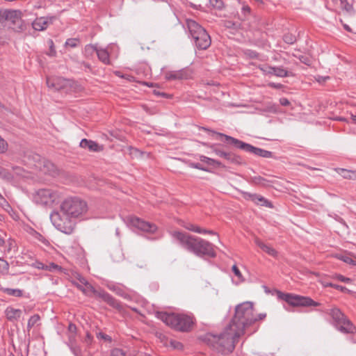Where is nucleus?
Segmentation results:
<instances>
[{
	"label": "nucleus",
	"mask_w": 356,
	"mask_h": 356,
	"mask_svg": "<svg viewBox=\"0 0 356 356\" xmlns=\"http://www.w3.org/2000/svg\"><path fill=\"white\" fill-rule=\"evenodd\" d=\"M87 211L88 206L84 200L79 197H68L62 202L59 211L51 213L50 219L58 230L70 234L74 229L73 219L83 216Z\"/></svg>",
	"instance_id": "f257e3e1"
},
{
	"label": "nucleus",
	"mask_w": 356,
	"mask_h": 356,
	"mask_svg": "<svg viewBox=\"0 0 356 356\" xmlns=\"http://www.w3.org/2000/svg\"><path fill=\"white\" fill-rule=\"evenodd\" d=\"M170 234L174 239L179 243L182 248L197 257H216L213 245L202 238L178 231L172 232Z\"/></svg>",
	"instance_id": "f03ea898"
},
{
	"label": "nucleus",
	"mask_w": 356,
	"mask_h": 356,
	"mask_svg": "<svg viewBox=\"0 0 356 356\" xmlns=\"http://www.w3.org/2000/svg\"><path fill=\"white\" fill-rule=\"evenodd\" d=\"M236 334V330L228 325L219 334H207L206 339L209 345L217 352L227 354L234 350L235 343L241 336Z\"/></svg>",
	"instance_id": "7ed1b4c3"
},
{
	"label": "nucleus",
	"mask_w": 356,
	"mask_h": 356,
	"mask_svg": "<svg viewBox=\"0 0 356 356\" xmlns=\"http://www.w3.org/2000/svg\"><path fill=\"white\" fill-rule=\"evenodd\" d=\"M257 321L254 314V305L252 302H244L235 308V314L229 324L236 330L237 335H243L246 327Z\"/></svg>",
	"instance_id": "20e7f679"
},
{
	"label": "nucleus",
	"mask_w": 356,
	"mask_h": 356,
	"mask_svg": "<svg viewBox=\"0 0 356 356\" xmlns=\"http://www.w3.org/2000/svg\"><path fill=\"white\" fill-rule=\"evenodd\" d=\"M156 316L167 325L177 331L188 332L193 324V318L185 314L157 312Z\"/></svg>",
	"instance_id": "39448f33"
},
{
	"label": "nucleus",
	"mask_w": 356,
	"mask_h": 356,
	"mask_svg": "<svg viewBox=\"0 0 356 356\" xmlns=\"http://www.w3.org/2000/svg\"><path fill=\"white\" fill-rule=\"evenodd\" d=\"M186 25L189 33L199 49H207L211 45V38L207 31L195 21L187 19Z\"/></svg>",
	"instance_id": "423d86ee"
},
{
	"label": "nucleus",
	"mask_w": 356,
	"mask_h": 356,
	"mask_svg": "<svg viewBox=\"0 0 356 356\" xmlns=\"http://www.w3.org/2000/svg\"><path fill=\"white\" fill-rule=\"evenodd\" d=\"M213 134H217L220 137L225 138V141L229 144L233 145L234 147L243 149L247 152L252 153L254 155L263 157V158H275L274 154L272 152L268 151L261 148L256 147L250 144L244 143L237 138L227 136L222 133H218L212 131Z\"/></svg>",
	"instance_id": "0eeeda50"
},
{
	"label": "nucleus",
	"mask_w": 356,
	"mask_h": 356,
	"mask_svg": "<svg viewBox=\"0 0 356 356\" xmlns=\"http://www.w3.org/2000/svg\"><path fill=\"white\" fill-rule=\"evenodd\" d=\"M328 314L332 318L333 325L339 332L352 334L356 331L355 326L339 308H332Z\"/></svg>",
	"instance_id": "6e6552de"
},
{
	"label": "nucleus",
	"mask_w": 356,
	"mask_h": 356,
	"mask_svg": "<svg viewBox=\"0 0 356 356\" xmlns=\"http://www.w3.org/2000/svg\"><path fill=\"white\" fill-rule=\"evenodd\" d=\"M62 196V193L60 191L52 188H40L35 192L33 199L38 204L51 207L58 202Z\"/></svg>",
	"instance_id": "1a4fd4ad"
},
{
	"label": "nucleus",
	"mask_w": 356,
	"mask_h": 356,
	"mask_svg": "<svg viewBox=\"0 0 356 356\" xmlns=\"http://www.w3.org/2000/svg\"><path fill=\"white\" fill-rule=\"evenodd\" d=\"M282 300L293 307H317L320 303L313 300L307 296L295 295L292 293H282L281 295Z\"/></svg>",
	"instance_id": "9d476101"
},
{
	"label": "nucleus",
	"mask_w": 356,
	"mask_h": 356,
	"mask_svg": "<svg viewBox=\"0 0 356 356\" xmlns=\"http://www.w3.org/2000/svg\"><path fill=\"white\" fill-rule=\"evenodd\" d=\"M33 159L35 161L33 165L42 173L49 175L53 177L58 174L57 168L51 161L45 159L44 158H41L38 154L33 155Z\"/></svg>",
	"instance_id": "9b49d317"
},
{
	"label": "nucleus",
	"mask_w": 356,
	"mask_h": 356,
	"mask_svg": "<svg viewBox=\"0 0 356 356\" xmlns=\"http://www.w3.org/2000/svg\"><path fill=\"white\" fill-rule=\"evenodd\" d=\"M127 221L131 226L146 233L154 234L157 230V227L155 224L145 221L136 216H128Z\"/></svg>",
	"instance_id": "f8f14e48"
},
{
	"label": "nucleus",
	"mask_w": 356,
	"mask_h": 356,
	"mask_svg": "<svg viewBox=\"0 0 356 356\" xmlns=\"http://www.w3.org/2000/svg\"><path fill=\"white\" fill-rule=\"evenodd\" d=\"M207 146L216 156L224 159L229 163L240 165L243 163V159L241 156L236 155L234 152L222 150L217 144L208 145Z\"/></svg>",
	"instance_id": "ddd939ff"
},
{
	"label": "nucleus",
	"mask_w": 356,
	"mask_h": 356,
	"mask_svg": "<svg viewBox=\"0 0 356 356\" xmlns=\"http://www.w3.org/2000/svg\"><path fill=\"white\" fill-rule=\"evenodd\" d=\"M243 197L245 200H251L257 205L264 206L268 208H273V204L263 196L257 193H244Z\"/></svg>",
	"instance_id": "4468645a"
},
{
	"label": "nucleus",
	"mask_w": 356,
	"mask_h": 356,
	"mask_svg": "<svg viewBox=\"0 0 356 356\" xmlns=\"http://www.w3.org/2000/svg\"><path fill=\"white\" fill-rule=\"evenodd\" d=\"M70 83V81L62 77H51L47 79V84L49 88L55 90H59Z\"/></svg>",
	"instance_id": "2eb2a0df"
},
{
	"label": "nucleus",
	"mask_w": 356,
	"mask_h": 356,
	"mask_svg": "<svg viewBox=\"0 0 356 356\" xmlns=\"http://www.w3.org/2000/svg\"><path fill=\"white\" fill-rule=\"evenodd\" d=\"M95 296L101 298L104 302H107L109 305L111 307L120 309V302L115 299L113 296H111L109 293L106 292L104 290H96L95 292L93 293Z\"/></svg>",
	"instance_id": "dca6fc26"
},
{
	"label": "nucleus",
	"mask_w": 356,
	"mask_h": 356,
	"mask_svg": "<svg viewBox=\"0 0 356 356\" xmlns=\"http://www.w3.org/2000/svg\"><path fill=\"white\" fill-rule=\"evenodd\" d=\"M165 77L169 81L186 79L189 77V73L185 69L178 71H170L165 73Z\"/></svg>",
	"instance_id": "f3484780"
},
{
	"label": "nucleus",
	"mask_w": 356,
	"mask_h": 356,
	"mask_svg": "<svg viewBox=\"0 0 356 356\" xmlns=\"http://www.w3.org/2000/svg\"><path fill=\"white\" fill-rule=\"evenodd\" d=\"M80 147L84 149H88L91 152H98L103 150V145H99L97 143L83 138L80 142Z\"/></svg>",
	"instance_id": "a211bd4d"
},
{
	"label": "nucleus",
	"mask_w": 356,
	"mask_h": 356,
	"mask_svg": "<svg viewBox=\"0 0 356 356\" xmlns=\"http://www.w3.org/2000/svg\"><path fill=\"white\" fill-rule=\"evenodd\" d=\"M255 243L257 245H258L263 251H264L268 254L273 257H277V252L275 249H274L273 247L263 243L261 241H260L258 238L255 239Z\"/></svg>",
	"instance_id": "6ab92c4d"
},
{
	"label": "nucleus",
	"mask_w": 356,
	"mask_h": 356,
	"mask_svg": "<svg viewBox=\"0 0 356 356\" xmlns=\"http://www.w3.org/2000/svg\"><path fill=\"white\" fill-rule=\"evenodd\" d=\"M49 23L48 19L45 17L36 18L32 23L33 28L36 31H43L47 29Z\"/></svg>",
	"instance_id": "aec40b11"
},
{
	"label": "nucleus",
	"mask_w": 356,
	"mask_h": 356,
	"mask_svg": "<svg viewBox=\"0 0 356 356\" xmlns=\"http://www.w3.org/2000/svg\"><path fill=\"white\" fill-rule=\"evenodd\" d=\"M19 16V12L17 10H4L0 12V20L4 19L6 20H12L15 22V19H18Z\"/></svg>",
	"instance_id": "412c9836"
},
{
	"label": "nucleus",
	"mask_w": 356,
	"mask_h": 356,
	"mask_svg": "<svg viewBox=\"0 0 356 356\" xmlns=\"http://www.w3.org/2000/svg\"><path fill=\"white\" fill-rule=\"evenodd\" d=\"M22 312L19 309H14L13 307H8L6 309V315L9 321L17 320L20 318Z\"/></svg>",
	"instance_id": "4be33fe9"
},
{
	"label": "nucleus",
	"mask_w": 356,
	"mask_h": 356,
	"mask_svg": "<svg viewBox=\"0 0 356 356\" xmlns=\"http://www.w3.org/2000/svg\"><path fill=\"white\" fill-rule=\"evenodd\" d=\"M96 53L100 61L106 65L110 64L109 54L105 49L98 48Z\"/></svg>",
	"instance_id": "5701e85b"
},
{
	"label": "nucleus",
	"mask_w": 356,
	"mask_h": 356,
	"mask_svg": "<svg viewBox=\"0 0 356 356\" xmlns=\"http://www.w3.org/2000/svg\"><path fill=\"white\" fill-rule=\"evenodd\" d=\"M199 159L200 161L207 163L209 165H212L215 167H224L225 165L219 161L215 160L213 159L207 157L204 155H200L199 156Z\"/></svg>",
	"instance_id": "b1692460"
},
{
	"label": "nucleus",
	"mask_w": 356,
	"mask_h": 356,
	"mask_svg": "<svg viewBox=\"0 0 356 356\" xmlns=\"http://www.w3.org/2000/svg\"><path fill=\"white\" fill-rule=\"evenodd\" d=\"M40 316L38 314H33L31 316L27 323V330L29 332L31 328H33L35 326H39L40 325Z\"/></svg>",
	"instance_id": "393cba45"
},
{
	"label": "nucleus",
	"mask_w": 356,
	"mask_h": 356,
	"mask_svg": "<svg viewBox=\"0 0 356 356\" xmlns=\"http://www.w3.org/2000/svg\"><path fill=\"white\" fill-rule=\"evenodd\" d=\"M4 293L15 296V297H22L23 296V291L19 289H10V288H1L0 289Z\"/></svg>",
	"instance_id": "a878e982"
},
{
	"label": "nucleus",
	"mask_w": 356,
	"mask_h": 356,
	"mask_svg": "<svg viewBox=\"0 0 356 356\" xmlns=\"http://www.w3.org/2000/svg\"><path fill=\"white\" fill-rule=\"evenodd\" d=\"M183 227L184 228H186V229L193 232H195V233H198V234H205L206 233V229H202L200 227H198L195 225H193L192 223H190V222L185 223L184 225H183Z\"/></svg>",
	"instance_id": "bb28decb"
},
{
	"label": "nucleus",
	"mask_w": 356,
	"mask_h": 356,
	"mask_svg": "<svg viewBox=\"0 0 356 356\" xmlns=\"http://www.w3.org/2000/svg\"><path fill=\"white\" fill-rule=\"evenodd\" d=\"M272 75L279 77H286L289 72L282 67H273Z\"/></svg>",
	"instance_id": "cd10ccee"
},
{
	"label": "nucleus",
	"mask_w": 356,
	"mask_h": 356,
	"mask_svg": "<svg viewBox=\"0 0 356 356\" xmlns=\"http://www.w3.org/2000/svg\"><path fill=\"white\" fill-rule=\"evenodd\" d=\"M44 270L49 271V272H63L64 269L56 264L55 263L51 262L49 264H46V267L44 268Z\"/></svg>",
	"instance_id": "c85d7f7f"
},
{
	"label": "nucleus",
	"mask_w": 356,
	"mask_h": 356,
	"mask_svg": "<svg viewBox=\"0 0 356 356\" xmlns=\"http://www.w3.org/2000/svg\"><path fill=\"white\" fill-rule=\"evenodd\" d=\"M337 257L346 264H350L352 266H356V257L355 258H352L350 256L346 254L339 255Z\"/></svg>",
	"instance_id": "c756f323"
},
{
	"label": "nucleus",
	"mask_w": 356,
	"mask_h": 356,
	"mask_svg": "<svg viewBox=\"0 0 356 356\" xmlns=\"http://www.w3.org/2000/svg\"><path fill=\"white\" fill-rule=\"evenodd\" d=\"M83 285L82 292L86 296H90V293L93 294L95 292V289L88 281Z\"/></svg>",
	"instance_id": "7c9ffc66"
},
{
	"label": "nucleus",
	"mask_w": 356,
	"mask_h": 356,
	"mask_svg": "<svg viewBox=\"0 0 356 356\" xmlns=\"http://www.w3.org/2000/svg\"><path fill=\"white\" fill-rule=\"evenodd\" d=\"M98 49L97 47L93 44H87L86 45L84 48V52L85 55L86 56H90L92 55L94 52H97V50Z\"/></svg>",
	"instance_id": "2f4dec72"
},
{
	"label": "nucleus",
	"mask_w": 356,
	"mask_h": 356,
	"mask_svg": "<svg viewBox=\"0 0 356 356\" xmlns=\"http://www.w3.org/2000/svg\"><path fill=\"white\" fill-rule=\"evenodd\" d=\"M111 257L115 261H122L124 258L123 253L122 252V250L120 249H116L113 250L111 254Z\"/></svg>",
	"instance_id": "473e14b6"
},
{
	"label": "nucleus",
	"mask_w": 356,
	"mask_h": 356,
	"mask_svg": "<svg viewBox=\"0 0 356 356\" xmlns=\"http://www.w3.org/2000/svg\"><path fill=\"white\" fill-rule=\"evenodd\" d=\"M252 181L257 185L263 186H268V181L261 176H255L252 177Z\"/></svg>",
	"instance_id": "72a5a7b5"
},
{
	"label": "nucleus",
	"mask_w": 356,
	"mask_h": 356,
	"mask_svg": "<svg viewBox=\"0 0 356 356\" xmlns=\"http://www.w3.org/2000/svg\"><path fill=\"white\" fill-rule=\"evenodd\" d=\"M12 177V175L6 169L0 166V178L10 180Z\"/></svg>",
	"instance_id": "f704fd0d"
},
{
	"label": "nucleus",
	"mask_w": 356,
	"mask_h": 356,
	"mask_svg": "<svg viewBox=\"0 0 356 356\" xmlns=\"http://www.w3.org/2000/svg\"><path fill=\"white\" fill-rule=\"evenodd\" d=\"M283 40L286 43L292 44L296 41V38L291 33H286L284 35Z\"/></svg>",
	"instance_id": "c9c22d12"
},
{
	"label": "nucleus",
	"mask_w": 356,
	"mask_h": 356,
	"mask_svg": "<svg viewBox=\"0 0 356 356\" xmlns=\"http://www.w3.org/2000/svg\"><path fill=\"white\" fill-rule=\"evenodd\" d=\"M79 42V40L77 38H69L66 40V42L65 43V46L74 48V47H77Z\"/></svg>",
	"instance_id": "e433bc0d"
},
{
	"label": "nucleus",
	"mask_w": 356,
	"mask_h": 356,
	"mask_svg": "<svg viewBox=\"0 0 356 356\" xmlns=\"http://www.w3.org/2000/svg\"><path fill=\"white\" fill-rule=\"evenodd\" d=\"M232 272L234 273L235 276L238 278V280L239 282H242L244 281V278H243L241 271L239 270L238 268L236 265H234L232 266Z\"/></svg>",
	"instance_id": "4c0bfd02"
},
{
	"label": "nucleus",
	"mask_w": 356,
	"mask_h": 356,
	"mask_svg": "<svg viewBox=\"0 0 356 356\" xmlns=\"http://www.w3.org/2000/svg\"><path fill=\"white\" fill-rule=\"evenodd\" d=\"M29 233L35 238H36L37 240H38L39 241H42V242H44V237L42 236V235H41L40 233H38V232H36L35 230H34L32 228H30L29 231Z\"/></svg>",
	"instance_id": "58836bf2"
},
{
	"label": "nucleus",
	"mask_w": 356,
	"mask_h": 356,
	"mask_svg": "<svg viewBox=\"0 0 356 356\" xmlns=\"http://www.w3.org/2000/svg\"><path fill=\"white\" fill-rule=\"evenodd\" d=\"M332 278L337 280L340 282H345V283H349V282H351V281H352L351 279L344 277L343 275H340V274L334 275Z\"/></svg>",
	"instance_id": "ea45409f"
},
{
	"label": "nucleus",
	"mask_w": 356,
	"mask_h": 356,
	"mask_svg": "<svg viewBox=\"0 0 356 356\" xmlns=\"http://www.w3.org/2000/svg\"><path fill=\"white\" fill-rule=\"evenodd\" d=\"M188 165L192 168L198 169L205 172H209L207 168L204 167L202 164L199 163H189Z\"/></svg>",
	"instance_id": "a19ab883"
},
{
	"label": "nucleus",
	"mask_w": 356,
	"mask_h": 356,
	"mask_svg": "<svg viewBox=\"0 0 356 356\" xmlns=\"http://www.w3.org/2000/svg\"><path fill=\"white\" fill-rule=\"evenodd\" d=\"M8 149L7 142L0 136V154L4 153Z\"/></svg>",
	"instance_id": "79ce46f5"
},
{
	"label": "nucleus",
	"mask_w": 356,
	"mask_h": 356,
	"mask_svg": "<svg viewBox=\"0 0 356 356\" xmlns=\"http://www.w3.org/2000/svg\"><path fill=\"white\" fill-rule=\"evenodd\" d=\"M259 69L265 74H271L273 71V67L269 66L268 65H263L259 66Z\"/></svg>",
	"instance_id": "37998d69"
},
{
	"label": "nucleus",
	"mask_w": 356,
	"mask_h": 356,
	"mask_svg": "<svg viewBox=\"0 0 356 356\" xmlns=\"http://www.w3.org/2000/svg\"><path fill=\"white\" fill-rule=\"evenodd\" d=\"M8 270V262L0 258V271L1 273L6 272Z\"/></svg>",
	"instance_id": "c03bdc74"
},
{
	"label": "nucleus",
	"mask_w": 356,
	"mask_h": 356,
	"mask_svg": "<svg viewBox=\"0 0 356 356\" xmlns=\"http://www.w3.org/2000/svg\"><path fill=\"white\" fill-rule=\"evenodd\" d=\"M48 44L49 45V52L48 53V55L51 56H55L56 54V51L54 47V42L52 40H49Z\"/></svg>",
	"instance_id": "a18cd8bd"
},
{
	"label": "nucleus",
	"mask_w": 356,
	"mask_h": 356,
	"mask_svg": "<svg viewBox=\"0 0 356 356\" xmlns=\"http://www.w3.org/2000/svg\"><path fill=\"white\" fill-rule=\"evenodd\" d=\"M210 3L218 9H221L223 7V2L221 0H210Z\"/></svg>",
	"instance_id": "49530a36"
},
{
	"label": "nucleus",
	"mask_w": 356,
	"mask_h": 356,
	"mask_svg": "<svg viewBox=\"0 0 356 356\" xmlns=\"http://www.w3.org/2000/svg\"><path fill=\"white\" fill-rule=\"evenodd\" d=\"M111 356H125V353L120 348H114L111 350Z\"/></svg>",
	"instance_id": "de8ad7c7"
},
{
	"label": "nucleus",
	"mask_w": 356,
	"mask_h": 356,
	"mask_svg": "<svg viewBox=\"0 0 356 356\" xmlns=\"http://www.w3.org/2000/svg\"><path fill=\"white\" fill-rule=\"evenodd\" d=\"M170 345L175 349L181 350L183 348L181 343L172 339L170 341Z\"/></svg>",
	"instance_id": "09e8293b"
},
{
	"label": "nucleus",
	"mask_w": 356,
	"mask_h": 356,
	"mask_svg": "<svg viewBox=\"0 0 356 356\" xmlns=\"http://www.w3.org/2000/svg\"><path fill=\"white\" fill-rule=\"evenodd\" d=\"M341 170L345 172L343 177L346 179H351L353 177L356 176V172L355 171H350L344 169H342Z\"/></svg>",
	"instance_id": "8fccbe9b"
},
{
	"label": "nucleus",
	"mask_w": 356,
	"mask_h": 356,
	"mask_svg": "<svg viewBox=\"0 0 356 356\" xmlns=\"http://www.w3.org/2000/svg\"><path fill=\"white\" fill-rule=\"evenodd\" d=\"M74 277L82 284H86L87 282L86 279L79 273H75Z\"/></svg>",
	"instance_id": "3c124183"
},
{
	"label": "nucleus",
	"mask_w": 356,
	"mask_h": 356,
	"mask_svg": "<svg viewBox=\"0 0 356 356\" xmlns=\"http://www.w3.org/2000/svg\"><path fill=\"white\" fill-rule=\"evenodd\" d=\"M32 266L35 268H38V269H40V270H44V268L46 267V264L39 261H35L34 263L32 264Z\"/></svg>",
	"instance_id": "603ef678"
},
{
	"label": "nucleus",
	"mask_w": 356,
	"mask_h": 356,
	"mask_svg": "<svg viewBox=\"0 0 356 356\" xmlns=\"http://www.w3.org/2000/svg\"><path fill=\"white\" fill-rule=\"evenodd\" d=\"M333 288L335 289L339 290L341 292L348 293H350V290L348 289L346 287L341 286V285H338L336 284H335V286H333Z\"/></svg>",
	"instance_id": "864d4df0"
},
{
	"label": "nucleus",
	"mask_w": 356,
	"mask_h": 356,
	"mask_svg": "<svg viewBox=\"0 0 356 356\" xmlns=\"http://www.w3.org/2000/svg\"><path fill=\"white\" fill-rule=\"evenodd\" d=\"M225 26L229 29H231V28L237 29L238 26V24L232 22L231 21H227L225 22Z\"/></svg>",
	"instance_id": "5fc2aeb1"
},
{
	"label": "nucleus",
	"mask_w": 356,
	"mask_h": 356,
	"mask_svg": "<svg viewBox=\"0 0 356 356\" xmlns=\"http://www.w3.org/2000/svg\"><path fill=\"white\" fill-rule=\"evenodd\" d=\"M97 337L98 338H102V339H104L106 341H108L109 342H111V340H112L111 337L110 336H108V335H107V334H104L103 332L98 333Z\"/></svg>",
	"instance_id": "6e6d98bb"
},
{
	"label": "nucleus",
	"mask_w": 356,
	"mask_h": 356,
	"mask_svg": "<svg viewBox=\"0 0 356 356\" xmlns=\"http://www.w3.org/2000/svg\"><path fill=\"white\" fill-rule=\"evenodd\" d=\"M280 103L282 106H289L290 104V102L288 100V99L286 98H281L280 99Z\"/></svg>",
	"instance_id": "4d7b16f0"
},
{
	"label": "nucleus",
	"mask_w": 356,
	"mask_h": 356,
	"mask_svg": "<svg viewBox=\"0 0 356 356\" xmlns=\"http://www.w3.org/2000/svg\"><path fill=\"white\" fill-rule=\"evenodd\" d=\"M79 64L81 65V67H83L86 70L87 69L89 70H91V66L88 63L82 61V62H80Z\"/></svg>",
	"instance_id": "13d9d810"
},
{
	"label": "nucleus",
	"mask_w": 356,
	"mask_h": 356,
	"mask_svg": "<svg viewBox=\"0 0 356 356\" xmlns=\"http://www.w3.org/2000/svg\"><path fill=\"white\" fill-rule=\"evenodd\" d=\"M72 284L76 286L79 290H81V291H83V284H81L80 282L78 283L76 282V281H72Z\"/></svg>",
	"instance_id": "bf43d9fd"
},
{
	"label": "nucleus",
	"mask_w": 356,
	"mask_h": 356,
	"mask_svg": "<svg viewBox=\"0 0 356 356\" xmlns=\"http://www.w3.org/2000/svg\"><path fill=\"white\" fill-rule=\"evenodd\" d=\"M266 314H265V313H261V314H259L257 316H256L257 321L263 320L266 318Z\"/></svg>",
	"instance_id": "052dcab7"
},
{
	"label": "nucleus",
	"mask_w": 356,
	"mask_h": 356,
	"mask_svg": "<svg viewBox=\"0 0 356 356\" xmlns=\"http://www.w3.org/2000/svg\"><path fill=\"white\" fill-rule=\"evenodd\" d=\"M0 200H3L6 203V210L9 211V209H11V207L10 205L6 202L5 199L3 197V196L0 194Z\"/></svg>",
	"instance_id": "680f3d73"
},
{
	"label": "nucleus",
	"mask_w": 356,
	"mask_h": 356,
	"mask_svg": "<svg viewBox=\"0 0 356 356\" xmlns=\"http://www.w3.org/2000/svg\"><path fill=\"white\" fill-rule=\"evenodd\" d=\"M205 234H211V235H216V233L212 230H207L206 229V233Z\"/></svg>",
	"instance_id": "e2e57ef3"
},
{
	"label": "nucleus",
	"mask_w": 356,
	"mask_h": 356,
	"mask_svg": "<svg viewBox=\"0 0 356 356\" xmlns=\"http://www.w3.org/2000/svg\"><path fill=\"white\" fill-rule=\"evenodd\" d=\"M351 120L355 124H356V115H351Z\"/></svg>",
	"instance_id": "0e129e2a"
},
{
	"label": "nucleus",
	"mask_w": 356,
	"mask_h": 356,
	"mask_svg": "<svg viewBox=\"0 0 356 356\" xmlns=\"http://www.w3.org/2000/svg\"><path fill=\"white\" fill-rule=\"evenodd\" d=\"M4 244V240L1 237V235L0 234V246H2Z\"/></svg>",
	"instance_id": "69168bd1"
},
{
	"label": "nucleus",
	"mask_w": 356,
	"mask_h": 356,
	"mask_svg": "<svg viewBox=\"0 0 356 356\" xmlns=\"http://www.w3.org/2000/svg\"><path fill=\"white\" fill-rule=\"evenodd\" d=\"M69 327H70V330H75V329H76L75 325H72V324H70V326H69Z\"/></svg>",
	"instance_id": "338daca9"
},
{
	"label": "nucleus",
	"mask_w": 356,
	"mask_h": 356,
	"mask_svg": "<svg viewBox=\"0 0 356 356\" xmlns=\"http://www.w3.org/2000/svg\"><path fill=\"white\" fill-rule=\"evenodd\" d=\"M326 286H330V287H332L333 288V286H335V284H333V283H327Z\"/></svg>",
	"instance_id": "774afa93"
}]
</instances>
